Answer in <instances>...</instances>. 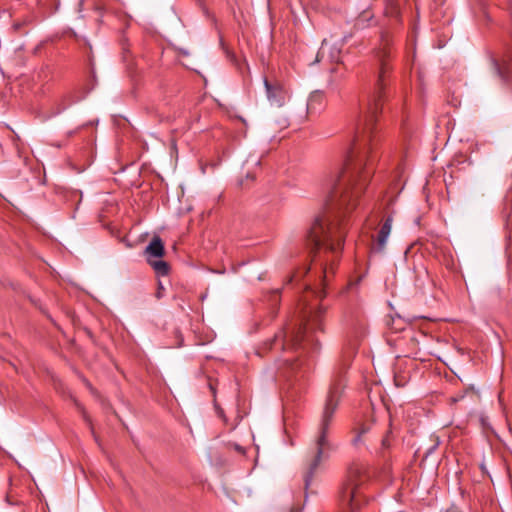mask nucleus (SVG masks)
I'll return each mask as SVG.
<instances>
[{"instance_id": "nucleus-20", "label": "nucleus", "mask_w": 512, "mask_h": 512, "mask_svg": "<svg viewBox=\"0 0 512 512\" xmlns=\"http://www.w3.org/2000/svg\"><path fill=\"white\" fill-rule=\"evenodd\" d=\"M14 27H15V29H18L19 28V24H15Z\"/></svg>"}, {"instance_id": "nucleus-14", "label": "nucleus", "mask_w": 512, "mask_h": 512, "mask_svg": "<svg viewBox=\"0 0 512 512\" xmlns=\"http://www.w3.org/2000/svg\"><path fill=\"white\" fill-rule=\"evenodd\" d=\"M164 292H165V288H164L162 282L158 281V288H157V291L155 294L156 298L161 299L164 296Z\"/></svg>"}, {"instance_id": "nucleus-9", "label": "nucleus", "mask_w": 512, "mask_h": 512, "mask_svg": "<svg viewBox=\"0 0 512 512\" xmlns=\"http://www.w3.org/2000/svg\"><path fill=\"white\" fill-rule=\"evenodd\" d=\"M494 68L502 82L505 83L509 81L512 74V54L508 57V59L503 60L501 64L494 61Z\"/></svg>"}, {"instance_id": "nucleus-3", "label": "nucleus", "mask_w": 512, "mask_h": 512, "mask_svg": "<svg viewBox=\"0 0 512 512\" xmlns=\"http://www.w3.org/2000/svg\"><path fill=\"white\" fill-rule=\"evenodd\" d=\"M326 307L319 305L309 316H304L298 324L289 325L280 330L274 337L260 348L262 351H282L296 349L303 341H310V334L315 331H324L323 321Z\"/></svg>"}, {"instance_id": "nucleus-19", "label": "nucleus", "mask_w": 512, "mask_h": 512, "mask_svg": "<svg viewBox=\"0 0 512 512\" xmlns=\"http://www.w3.org/2000/svg\"><path fill=\"white\" fill-rule=\"evenodd\" d=\"M246 177L251 178L252 180L254 179V176H250V174H246Z\"/></svg>"}, {"instance_id": "nucleus-7", "label": "nucleus", "mask_w": 512, "mask_h": 512, "mask_svg": "<svg viewBox=\"0 0 512 512\" xmlns=\"http://www.w3.org/2000/svg\"><path fill=\"white\" fill-rule=\"evenodd\" d=\"M325 106V95L320 90L313 91L307 101L306 109L308 114H315Z\"/></svg>"}, {"instance_id": "nucleus-13", "label": "nucleus", "mask_w": 512, "mask_h": 512, "mask_svg": "<svg viewBox=\"0 0 512 512\" xmlns=\"http://www.w3.org/2000/svg\"><path fill=\"white\" fill-rule=\"evenodd\" d=\"M390 426H391V419L390 416H388V428L385 429L381 435H380V441L383 448H388L390 446L389 442V433H390Z\"/></svg>"}, {"instance_id": "nucleus-1", "label": "nucleus", "mask_w": 512, "mask_h": 512, "mask_svg": "<svg viewBox=\"0 0 512 512\" xmlns=\"http://www.w3.org/2000/svg\"><path fill=\"white\" fill-rule=\"evenodd\" d=\"M391 43L390 35L382 33L379 47L374 51L376 82L373 90L360 102L352 148L344 167L325 179L324 210L316 216L306 234L312 261H318L322 251L337 254L342 250L346 235L344 217L356 208L374 173L381 141L377 121L388 98L393 71Z\"/></svg>"}, {"instance_id": "nucleus-5", "label": "nucleus", "mask_w": 512, "mask_h": 512, "mask_svg": "<svg viewBox=\"0 0 512 512\" xmlns=\"http://www.w3.org/2000/svg\"><path fill=\"white\" fill-rule=\"evenodd\" d=\"M264 86L269 102L272 105L281 107L286 99V91L284 87L279 82H269L267 78H264Z\"/></svg>"}, {"instance_id": "nucleus-8", "label": "nucleus", "mask_w": 512, "mask_h": 512, "mask_svg": "<svg viewBox=\"0 0 512 512\" xmlns=\"http://www.w3.org/2000/svg\"><path fill=\"white\" fill-rule=\"evenodd\" d=\"M392 223H393V217L391 215H389L386 217V219L384 220L383 224L381 225V227L379 229L377 239H376L377 249L379 251H382L386 246L388 237L391 233Z\"/></svg>"}, {"instance_id": "nucleus-17", "label": "nucleus", "mask_w": 512, "mask_h": 512, "mask_svg": "<svg viewBox=\"0 0 512 512\" xmlns=\"http://www.w3.org/2000/svg\"><path fill=\"white\" fill-rule=\"evenodd\" d=\"M320 55H321V56H323V55H324V49H323V47H322V48L320 49V51L318 52L317 57H319Z\"/></svg>"}, {"instance_id": "nucleus-2", "label": "nucleus", "mask_w": 512, "mask_h": 512, "mask_svg": "<svg viewBox=\"0 0 512 512\" xmlns=\"http://www.w3.org/2000/svg\"><path fill=\"white\" fill-rule=\"evenodd\" d=\"M345 384L341 378H336L330 385L326 397L325 406L322 412L318 433L314 440L313 455L308 462L307 472L304 476L305 488L307 489L313 479V475L321 461L327 459L335 449L334 444L329 440L330 426L337 410Z\"/></svg>"}, {"instance_id": "nucleus-16", "label": "nucleus", "mask_w": 512, "mask_h": 512, "mask_svg": "<svg viewBox=\"0 0 512 512\" xmlns=\"http://www.w3.org/2000/svg\"><path fill=\"white\" fill-rule=\"evenodd\" d=\"M84 383H85V385H86V386H87L91 391L93 390V387H92L91 383H90L88 380L84 379Z\"/></svg>"}, {"instance_id": "nucleus-12", "label": "nucleus", "mask_w": 512, "mask_h": 512, "mask_svg": "<svg viewBox=\"0 0 512 512\" xmlns=\"http://www.w3.org/2000/svg\"><path fill=\"white\" fill-rule=\"evenodd\" d=\"M373 427H374V421H371V422H368V423H363L359 426V428H357V435L356 437L353 439V442L354 443H358L360 441H362V438L363 436L372 431L373 430Z\"/></svg>"}, {"instance_id": "nucleus-6", "label": "nucleus", "mask_w": 512, "mask_h": 512, "mask_svg": "<svg viewBox=\"0 0 512 512\" xmlns=\"http://www.w3.org/2000/svg\"><path fill=\"white\" fill-rule=\"evenodd\" d=\"M144 255L147 258H162L165 255V247L162 239L159 236H154L150 243L144 250Z\"/></svg>"}, {"instance_id": "nucleus-11", "label": "nucleus", "mask_w": 512, "mask_h": 512, "mask_svg": "<svg viewBox=\"0 0 512 512\" xmlns=\"http://www.w3.org/2000/svg\"><path fill=\"white\" fill-rule=\"evenodd\" d=\"M465 398H470L472 402H475L479 399V394L474 390L473 387H471L450 397L449 401L450 404H456L460 401H463Z\"/></svg>"}, {"instance_id": "nucleus-4", "label": "nucleus", "mask_w": 512, "mask_h": 512, "mask_svg": "<svg viewBox=\"0 0 512 512\" xmlns=\"http://www.w3.org/2000/svg\"><path fill=\"white\" fill-rule=\"evenodd\" d=\"M369 479L364 463L353 462L339 489L338 501L342 512H357L366 502L363 487Z\"/></svg>"}, {"instance_id": "nucleus-18", "label": "nucleus", "mask_w": 512, "mask_h": 512, "mask_svg": "<svg viewBox=\"0 0 512 512\" xmlns=\"http://www.w3.org/2000/svg\"><path fill=\"white\" fill-rule=\"evenodd\" d=\"M339 70V67L338 66H335L331 69V72L334 73V72H338Z\"/></svg>"}, {"instance_id": "nucleus-15", "label": "nucleus", "mask_w": 512, "mask_h": 512, "mask_svg": "<svg viewBox=\"0 0 512 512\" xmlns=\"http://www.w3.org/2000/svg\"><path fill=\"white\" fill-rule=\"evenodd\" d=\"M327 261H328V259H327V260H325V261H321V263H320L321 268H322V269H323V271H324V277H326V272H327Z\"/></svg>"}, {"instance_id": "nucleus-10", "label": "nucleus", "mask_w": 512, "mask_h": 512, "mask_svg": "<svg viewBox=\"0 0 512 512\" xmlns=\"http://www.w3.org/2000/svg\"><path fill=\"white\" fill-rule=\"evenodd\" d=\"M147 263L153 268L158 277L167 276L170 272V265L164 260L147 258Z\"/></svg>"}]
</instances>
